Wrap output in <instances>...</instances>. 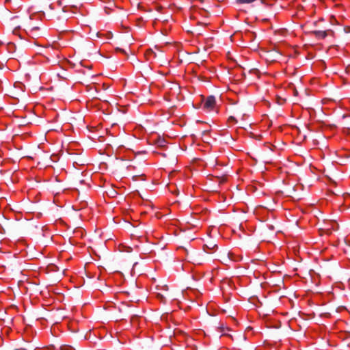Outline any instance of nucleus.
<instances>
[{
	"label": "nucleus",
	"mask_w": 350,
	"mask_h": 350,
	"mask_svg": "<svg viewBox=\"0 0 350 350\" xmlns=\"http://www.w3.org/2000/svg\"><path fill=\"white\" fill-rule=\"evenodd\" d=\"M215 98L214 96H208L204 104H203V109L206 110V111H212L215 105Z\"/></svg>",
	"instance_id": "nucleus-1"
},
{
	"label": "nucleus",
	"mask_w": 350,
	"mask_h": 350,
	"mask_svg": "<svg viewBox=\"0 0 350 350\" xmlns=\"http://www.w3.org/2000/svg\"><path fill=\"white\" fill-rule=\"evenodd\" d=\"M176 108L183 107V103L185 100V96L181 91L178 94V96H176Z\"/></svg>",
	"instance_id": "nucleus-2"
},
{
	"label": "nucleus",
	"mask_w": 350,
	"mask_h": 350,
	"mask_svg": "<svg viewBox=\"0 0 350 350\" xmlns=\"http://www.w3.org/2000/svg\"><path fill=\"white\" fill-rule=\"evenodd\" d=\"M311 33L319 39H323L327 36L326 31H313Z\"/></svg>",
	"instance_id": "nucleus-3"
},
{
	"label": "nucleus",
	"mask_w": 350,
	"mask_h": 350,
	"mask_svg": "<svg viewBox=\"0 0 350 350\" xmlns=\"http://www.w3.org/2000/svg\"><path fill=\"white\" fill-rule=\"evenodd\" d=\"M145 56L147 59V60L150 61L152 59L156 58L157 55L154 51H153L152 49H149L146 51L145 53Z\"/></svg>",
	"instance_id": "nucleus-4"
},
{
	"label": "nucleus",
	"mask_w": 350,
	"mask_h": 350,
	"mask_svg": "<svg viewBox=\"0 0 350 350\" xmlns=\"http://www.w3.org/2000/svg\"><path fill=\"white\" fill-rule=\"evenodd\" d=\"M60 349L61 350H75V349L71 346H69V345H62L60 347Z\"/></svg>",
	"instance_id": "nucleus-5"
},
{
	"label": "nucleus",
	"mask_w": 350,
	"mask_h": 350,
	"mask_svg": "<svg viewBox=\"0 0 350 350\" xmlns=\"http://www.w3.org/2000/svg\"><path fill=\"white\" fill-rule=\"evenodd\" d=\"M157 144L159 146L164 147L165 146V141L163 139H159Z\"/></svg>",
	"instance_id": "nucleus-6"
},
{
	"label": "nucleus",
	"mask_w": 350,
	"mask_h": 350,
	"mask_svg": "<svg viewBox=\"0 0 350 350\" xmlns=\"http://www.w3.org/2000/svg\"><path fill=\"white\" fill-rule=\"evenodd\" d=\"M8 48H9V50L11 51L12 50H14L16 46H15V44L14 43H9L8 44Z\"/></svg>",
	"instance_id": "nucleus-7"
},
{
	"label": "nucleus",
	"mask_w": 350,
	"mask_h": 350,
	"mask_svg": "<svg viewBox=\"0 0 350 350\" xmlns=\"http://www.w3.org/2000/svg\"><path fill=\"white\" fill-rule=\"evenodd\" d=\"M180 250V251H183V252H184L186 254H187V249H186V248H185L184 247L180 246V247H176V250Z\"/></svg>",
	"instance_id": "nucleus-8"
},
{
	"label": "nucleus",
	"mask_w": 350,
	"mask_h": 350,
	"mask_svg": "<svg viewBox=\"0 0 350 350\" xmlns=\"http://www.w3.org/2000/svg\"><path fill=\"white\" fill-rule=\"evenodd\" d=\"M116 50L118 51H120V52H121L122 53L126 54V51L124 49H122L120 48H116Z\"/></svg>",
	"instance_id": "nucleus-9"
},
{
	"label": "nucleus",
	"mask_w": 350,
	"mask_h": 350,
	"mask_svg": "<svg viewBox=\"0 0 350 350\" xmlns=\"http://www.w3.org/2000/svg\"><path fill=\"white\" fill-rule=\"evenodd\" d=\"M228 121H234V122H237V121H236V120H235V118H234V117H233V116H230V117H229V118H228Z\"/></svg>",
	"instance_id": "nucleus-10"
},
{
	"label": "nucleus",
	"mask_w": 350,
	"mask_h": 350,
	"mask_svg": "<svg viewBox=\"0 0 350 350\" xmlns=\"http://www.w3.org/2000/svg\"><path fill=\"white\" fill-rule=\"evenodd\" d=\"M179 136H180L181 137H184L186 136V134H184V133L176 134V137H179Z\"/></svg>",
	"instance_id": "nucleus-11"
},
{
	"label": "nucleus",
	"mask_w": 350,
	"mask_h": 350,
	"mask_svg": "<svg viewBox=\"0 0 350 350\" xmlns=\"http://www.w3.org/2000/svg\"><path fill=\"white\" fill-rule=\"evenodd\" d=\"M185 124V122H183V123H176V125H179L181 127H183Z\"/></svg>",
	"instance_id": "nucleus-12"
},
{
	"label": "nucleus",
	"mask_w": 350,
	"mask_h": 350,
	"mask_svg": "<svg viewBox=\"0 0 350 350\" xmlns=\"http://www.w3.org/2000/svg\"><path fill=\"white\" fill-rule=\"evenodd\" d=\"M176 52H177L179 50V44L177 42H176Z\"/></svg>",
	"instance_id": "nucleus-13"
},
{
	"label": "nucleus",
	"mask_w": 350,
	"mask_h": 350,
	"mask_svg": "<svg viewBox=\"0 0 350 350\" xmlns=\"http://www.w3.org/2000/svg\"><path fill=\"white\" fill-rule=\"evenodd\" d=\"M180 335L184 336L185 333L183 331H179Z\"/></svg>",
	"instance_id": "nucleus-14"
},
{
	"label": "nucleus",
	"mask_w": 350,
	"mask_h": 350,
	"mask_svg": "<svg viewBox=\"0 0 350 350\" xmlns=\"http://www.w3.org/2000/svg\"><path fill=\"white\" fill-rule=\"evenodd\" d=\"M269 229H271V230H273V226L272 225H270V226H269Z\"/></svg>",
	"instance_id": "nucleus-15"
},
{
	"label": "nucleus",
	"mask_w": 350,
	"mask_h": 350,
	"mask_svg": "<svg viewBox=\"0 0 350 350\" xmlns=\"http://www.w3.org/2000/svg\"><path fill=\"white\" fill-rule=\"evenodd\" d=\"M96 37H100V34L98 32V33H96Z\"/></svg>",
	"instance_id": "nucleus-16"
},
{
	"label": "nucleus",
	"mask_w": 350,
	"mask_h": 350,
	"mask_svg": "<svg viewBox=\"0 0 350 350\" xmlns=\"http://www.w3.org/2000/svg\"><path fill=\"white\" fill-rule=\"evenodd\" d=\"M181 63H183V59H179V62H178V64H181Z\"/></svg>",
	"instance_id": "nucleus-17"
},
{
	"label": "nucleus",
	"mask_w": 350,
	"mask_h": 350,
	"mask_svg": "<svg viewBox=\"0 0 350 350\" xmlns=\"http://www.w3.org/2000/svg\"><path fill=\"white\" fill-rule=\"evenodd\" d=\"M207 132H208L207 131H203L202 132V133L204 135V134L206 133Z\"/></svg>",
	"instance_id": "nucleus-18"
},
{
	"label": "nucleus",
	"mask_w": 350,
	"mask_h": 350,
	"mask_svg": "<svg viewBox=\"0 0 350 350\" xmlns=\"http://www.w3.org/2000/svg\"><path fill=\"white\" fill-rule=\"evenodd\" d=\"M176 195L178 196V190L176 189Z\"/></svg>",
	"instance_id": "nucleus-19"
},
{
	"label": "nucleus",
	"mask_w": 350,
	"mask_h": 350,
	"mask_svg": "<svg viewBox=\"0 0 350 350\" xmlns=\"http://www.w3.org/2000/svg\"><path fill=\"white\" fill-rule=\"evenodd\" d=\"M176 206L178 204L179 205V201L176 200Z\"/></svg>",
	"instance_id": "nucleus-20"
},
{
	"label": "nucleus",
	"mask_w": 350,
	"mask_h": 350,
	"mask_svg": "<svg viewBox=\"0 0 350 350\" xmlns=\"http://www.w3.org/2000/svg\"><path fill=\"white\" fill-rule=\"evenodd\" d=\"M57 3L59 5H61V1H57Z\"/></svg>",
	"instance_id": "nucleus-21"
},
{
	"label": "nucleus",
	"mask_w": 350,
	"mask_h": 350,
	"mask_svg": "<svg viewBox=\"0 0 350 350\" xmlns=\"http://www.w3.org/2000/svg\"><path fill=\"white\" fill-rule=\"evenodd\" d=\"M176 11L179 9H180V8H178L177 6L176 7Z\"/></svg>",
	"instance_id": "nucleus-22"
},
{
	"label": "nucleus",
	"mask_w": 350,
	"mask_h": 350,
	"mask_svg": "<svg viewBox=\"0 0 350 350\" xmlns=\"http://www.w3.org/2000/svg\"><path fill=\"white\" fill-rule=\"evenodd\" d=\"M297 90H295V95H297Z\"/></svg>",
	"instance_id": "nucleus-23"
},
{
	"label": "nucleus",
	"mask_w": 350,
	"mask_h": 350,
	"mask_svg": "<svg viewBox=\"0 0 350 350\" xmlns=\"http://www.w3.org/2000/svg\"><path fill=\"white\" fill-rule=\"evenodd\" d=\"M185 259H186L185 258H183L181 259V260H185Z\"/></svg>",
	"instance_id": "nucleus-24"
}]
</instances>
